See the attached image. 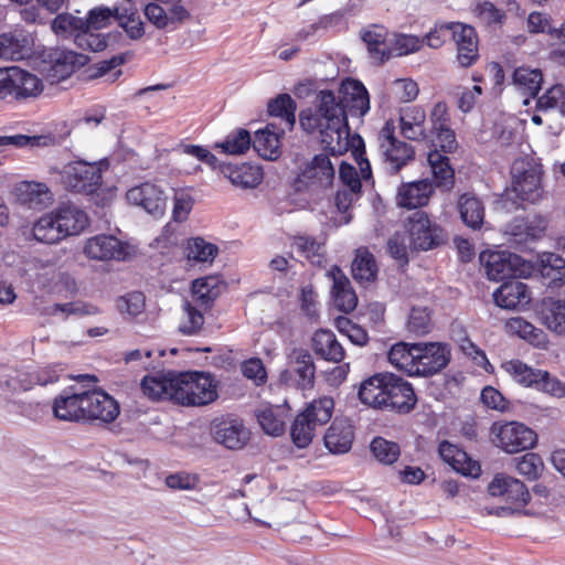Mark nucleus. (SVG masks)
Wrapping results in <instances>:
<instances>
[{
    "mask_svg": "<svg viewBox=\"0 0 565 565\" xmlns=\"http://www.w3.org/2000/svg\"><path fill=\"white\" fill-rule=\"evenodd\" d=\"M414 348H417V343L398 342L392 345L387 354L390 363L409 376H416V352Z\"/></svg>",
    "mask_w": 565,
    "mask_h": 565,
    "instance_id": "09e8293b",
    "label": "nucleus"
},
{
    "mask_svg": "<svg viewBox=\"0 0 565 565\" xmlns=\"http://www.w3.org/2000/svg\"><path fill=\"white\" fill-rule=\"evenodd\" d=\"M438 452L444 462L449 465L457 472L469 476L479 477L481 473V466L477 460H473L469 455L457 445L443 440L438 446Z\"/></svg>",
    "mask_w": 565,
    "mask_h": 565,
    "instance_id": "412c9836",
    "label": "nucleus"
},
{
    "mask_svg": "<svg viewBox=\"0 0 565 565\" xmlns=\"http://www.w3.org/2000/svg\"><path fill=\"white\" fill-rule=\"evenodd\" d=\"M23 40L12 33L0 34V58L18 61L23 57Z\"/></svg>",
    "mask_w": 565,
    "mask_h": 565,
    "instance_id": "338daca9",
    "label": "nucleus"
},
{
    "mask_svg": "<svg viewBox=\"0 0 565 565\" xmlns=\"http://www.w3.org/2000/svg\"><path fill=\"white\" fill-rule=\"evenodd\" d=\"M217 169L233 185L241 189H255L264 179L262 167L249 162L241 164L220 163Z\"/></svg>",
    "mask_w": 565,
    "mask_h": 565,
    "instance_id": "5701e85b",
    "label": "nucleus"
},
{
    "mask_svg": "<svg viewBox=\"0 0 565 565\" xmlns=\"http://www.w3.org/2000/svg\"><path fill=\"white\" fill-rule=\"evenodd\" d=\"M452 41L456 45V61L461 67H470L479 60V38L472 25L457 22L452 25Z\"/></svg>",
    "mask_w": 565,
    "mask_h": 565,
    "instance_id": "a211bd4d",
    "label": "nucleus"
},
{
    "mask_svg": "<svg viewBox=\"0 0 565 565\" xmlns=\"http://www.w3.org/2000/svg\"><path fill=\"white\" fill-rule=\"evenodd\" d=\"M424 39L412 34H395L391 41L392 56H403L415 53L422 49Z\"/></svg>",
    "mask_w": 565,
    "mask_h": 565,
    "instance_id": "0e129e2a",
    "label": "nucleus"
},
{
    "mask_svg": "<svg viewBox=\"0 0 565 565\" xmlns=\"http://www.w3.org/2000/svg\"><path fill=\"white\" fill-rule=\"evenodd\" d=\"M539 271L548 279V286L559 287L565 284V259L555 253L545 252L539 255Z\"/></svg>",
    "mask_w": 565,
    "mask_h": 565,
    "instance_id": "a18cd8bd",
    "label": "nucleus"
},
{
    "mask_svg": "<svg viewBox=\"0 0 565 565\" xmlns=\"http://www.w3.org/2000/svg\"><path fill=\"white\" fill-rule=\"evenodd\" d=\"M77 55L72 51H61L52 61L47 71L51 83H58L68 78L76 68Z\"/></svg>",
    "mask_w": 565,
    "mask_h": 565,
    "instance_id": "603ef678",
    "label": "nucleus"
},
{
    "mask_svg": "<svg viewBox=\"0 0 565 565\" xmlns=\"http://www.w3.org/2000/svg\"><path fill=\"white\" fill-rule=\"evenodd\" d=\"M493 299L501 308L516 309L531 301V291L526 284L520 280H509L493 292Z\"/></svg>",
    "mask_w": 565,
    "mask_h": 565,
    "instance_id": "7c9ffc66",
    "label": "nucleus"
},
{
    "mask_svg": "<svg viewBox=\"0 0 565 565\" xmlns=\"http://www.w3.org/2000/svg\"><path fill=\"white\" fill-rule=\"evenodd\" d=\"M172 401L183 406H204L217 398L213 377L204 372H184L174 375Z\"/></svg>",
    "mask_w": 565,
    "mask_h": 565,
    "instance_id": "39448f33",
    "label": "nucleus"
},
{
    "mask_svg": "<svg viewBox=\"0 0 565 565\" xmlns=\"http://www.w3.org/2000/svg\"><path fill=\"white\" fill-rule=\"evenodd\" d=\"M406 232L409 247L416 252L435 249L445 245L448 239L445 228L424 211H416L408 216Z\"/></svg>",
    "mask_w": 565,
    "mask_h": 565,
    "instance_id": "1a4fd4ad",
    "label": "nucleus"
},
{
    "mask_svg": "<svg viewBox=\"0 0 565 565\" xmlns=\"http://www.w3.org/2000/svg\"><path fill=\"white\" fill-rule=\"evenodd\" d=\"M479 262L487 277L495 281L509 278H527L535 271L533 263L509 250H483L479 255Z\"/></svg>",
    "mask_w": 565,
    "mask_h": 565,
    "instance_id": "423d86ee",
    "label": "nucleus"
},
{
    "mask_svg": "<svg viewBox=\"0 0 565 565\" xmlns=\"http://www.w3.org/2000/svg\"><path fill=\"white\" fill-rule=\"evenodd\" d=\"M331 154L319 153L306 162L294 179L292 186L297 192H308L329 188L334 179V168L329 158Z\"/></svg>",
    "mask_w": 565,
    "mask_h": 565,
    "instance_id": "f8f14e48",
    "label": "nucleus"
},
{
    "mask_svg": "<svg viewBox=\"0 0 565 565\" xmlns=\"http://www.w3.org/2000/svg\"><path fill=\"white\" fill-rule=\"evenodd\" d=\"M427 160L435 185L446 191L451 190L455 185V169L446 153L438 149L430 150Z\"/></svg>",
    "mask_w": 565,
    "mask_h": 565,
    "instance_id": "ea45409f",
    "label": "nucleus"
},
{
    "mask_svg": "<svg viewBox=\"0 0 565 565\" xmlns=\"http://www.w3.org/2000/svg\"><path fill=\"white\" fill-rule=\"evenodd\" d=\"M377 145L383 163L391 174L398 173L415 159L414 147L397 138L393 119L386 120L377 132Z\"/></svg>",
    "mask_w": 565,
    "mask_h": 565,
    "instance_id": "0eeeda50",
    "label": "nucleus"
},
{
    "mask_svg": "<svg viewBox=\"0 0 565 565\" xmlns=\"http://www.w3.org/2000/svg\"><path fill=\"white\" fill-rule=\"evenodd\" d=\"M217 253V246L206 242L202 237H193L186 242L185 254L189 260L195 263H211Z\"/></svg>",
    "mask_w": 565,
    "mask_h": 565,
    "instance_id": "4d7b16f0",
    "label": "nucleus"
},
{
    "mask_svg": "<svg viewBox=\"0 0 565 565\" xmlns=\"http://www.w3.org/2000/svg\"><path fill=\"white\" fill-rule=\"evenodd\" d=\"M434 186L428 180L403 183L398 188L396 203L398 206L413 210L428 204Z\"/></svg>",
    "mask_w": 565,
    "mask_h": 565,
    "instance_id": "bb28decb",
    "label": "nucleus"
},
{
    "mask_svg": "<svg viewBox=\"0 0 565 565\" xmlns=\"http://www.w3.org/2000/svg\"><path fill=\"white\" fill-rule=\"evenodd\" d=\"M297 103L287 93L277 95L267 104V111L270 117L279 119L281 129L291 131L296 124Z\"/></svg>",
    "mask_w": 565,
    "mask_h": 565,
    "instance_id": "a19ab883",
    "label": "nucleus"
},
{
    "mask_svg": "<svg viewBox=\"0 0 565 565\" xmlns=\"http://www.w3.org/2000/svg\"><path fill=\"white\" fill-rule=\"evenodd\" d=\"M511 189L523 202L536 203L543 198L542 166L530 158H518L511 167Z\"/></svg>",
    "mask_w": 565,
    "mask_h": 565,
    "instance_id": "6e6552de",
    "label": "nucleus"
},
{
    "mask_svg": "<svg viewBox=\"0 0 565 565\" xmlns=\"http://www.w3.org/2000/svg\"><path fill=\"white\" fill-rule=\"evenodd\" d=\"M252 142L249 131L238 128L230 132L222 142H217L215 148L221 149L226 154H243L253 146Z\"/></svg>",
    "mask_w": 565,
    "mask_h": 565,
    "instance_id": "6e6d98bb",
    "label": "nucleus"
},
{
    "mask_svg": "<svg viewBox=\"0 0 565 565\" xmlns=\"http://www.w3.org/2000/svg\"><path fill=\"white\" fill-rule=\"evenodd\" d=\"M84 254L96 260H126L129 256V244L110 234H98L89 237L84 245Z\"/></svg>",
    "mask_w": 565,
    "mask_h": 565,
    "instance_id": "2eb2a0df",
    "label": "nucleus"
},
{
    "mask_svg": "<svg viewBox=\"0 0 565 565\" xmlns=\"http://www.w3.org/2000/svg\"><path fill=\"white\" fill-rule=\"evenodd\" d=\"M507 326L511 332L535 347H541L546 343L545 332L521 317L511 318Z\"/></svg>",
    "mask_w": 565,
    "mask_h": 565,
    "instance_id": "864d4df0",
    "label": "nucleus"
},
{
    "mask_svg": "<svg viewBox=\"0 0 565 565\" xmlns=\"http://www.w3.org/2000/svg\"><path fill=\"white\" fill-rule=\"evenodd\" d=\"M527 29L531 33L547 32L557 39L556 46L552 50V56L565 64V23L559 29L552 28L550 19L541 12H532L527 18Z\"/></svg>",
    "mask_w": 565,
    "mask_h": 565,
    "instance_id": "c9c22d12",
    "label": "nucleus"
},
{
    "mask_svg": "<svg viewBox=\"0 0 565 565\" xmlns=\"http://www.w3.org/2000/svg\"><path fill=\"white\" fill-rule=\"evenodd\" d=\"M311 349L319 359L331 363H342L347 356L334 332L328 329H319L313 333Z\"/></svg>",
    "mask_w": 565,
    "mask_h": 565,
    "instance_id": "a878e982",
    "label": "nucleus"
},
{
    "mask_svg": "<svg viewBox=\"0 0 565 565\" xmlns=\"http://www.w3.org/2000/svg\"><path fill=\"white\" fill-rule=\"evenodd\" d=\"M537 384H535V391L542 392L555 398L565 397V383L562 382L556 376L551 375L550 372L545 370H541V374L537 379Z\"/></svg>",
    "mask_w": 565,
    "mask_h": 565,
    "instance_id": "69168bd1",
    "label": "nucleus"
},
{
    "mask_svg": "<svg viewBox=\"0 0 565 565\" xmlns=\"http://www.w3.org/2000/svg\"><path fill=\"white\" fill-rule=\"evenodd\" d=\"M226 288L227 284L222 276L210 275L194 279L191 289L196 305L210 310Z\"/></svg>",
    "mask_w": 565,
    "mask_h": 565,
    "instance_id": "cd10ccee",
    "label": "nucleus"
},
{
    "mask_svg": "<svg viewBox=\"0 0 565 565\" xmlns=\"http://www.w3.org/2000/svg\"><path fill=\"white\" fill-rule=\"evenodd\" d=\"M126 196L131 204L141 206L152 215H161L164 212L166 199L163 192L150 182L131 188Z\"/></svg>",
    "mask_w": 565,
    "mask_h": 565,
    "instance_id": "4be33fe9",
    "label": "nucleus"
},
{
    "mask_svg": "<svg viewBox=\"0 0 565 565\" xmlns=\"http://www.w3.org/2000/svg\"><path fill=\"white\" fill-rule=\"evenodd\" d=\"M377 264L367 248H359L352 263V276L360 285L373 282L377 277Z\"/></svg>",
    "mask_w": 565,
    "mask_h": 565,
    "instance_id": "de8ad7c7",
    "label": "nucleus"
},
{
    "mask_svg": "<svg viewBox=\"0 0 565 565\" xmlns=\"http://www.w3.org/2000/svg\"><path fill=\"white\" fill-rule=\"evenodd\" d=\"M362 40L366 44L370 58L377 65L384 64L392 56L391 42H387V31L384 26L373 25L365 30Z\"/></svg>",
    "mask_w": 565,
    "mask_h": 565,
    "instance_id": "f704fd0d",
    "label": "nucleus"
},
{
    "mask_svg": "<svg viewBox=\"0 0 565 565\" xmlns=\"http://www.w3.org/2000/svg\"><path fill=\"white\" fill-rule=\"evenodd\" d=\"M291 245L311 264L320 265L322 263V245L316 237L306 234H297L291 236Z\"/></svg>",
    "mask_w": 565,
    "mask_h": 565,
    "instance_id": "5fc2aeb1",
    "label": "nucleus"
},
{
    "mask_svg": "<svg viewBox=\"0 0 565 565\" xmlns=\"http://www.w3.org/2000/svg\"><path fill=\"white\" fill-rule=\"evenodd\" d=\"M536 312L541 323L550 331L565 335V299L543 298Z\"/></svg>",
    "mask_w": 565,
    "mask_h": 565,
    "instance_id": "2f4dec72",
    "label": "nucleus"
},
{
    "mask_svg": "<svg viewBox=\"0 0 565 565\" xmlns=\"http://www.w3.org/2000/svg\"><path fill=\"white\" fill-rule=\"evenodd\" d=\"M328 275L332 279V299L334 307L344 313L352 312L358 306V296L349 278L339 266H332Z\"/></svg>",
    "mask_w": 565,
    "mask_h": 565,
    "instance_id": "b1692460",
    "label": "nucleus"
},
{
    "mask_svg": "<svg viewBox=\"0 0 565 565\" xmlns=\"http://www.w3.org/2000/svg\"><path fill=\"white\" fill-rule=\"evenodd\" d=\"M287 130L268 124L264 129L255 132L253 148L264 159L275 160L280 156V140Z\"/></svg>",
    "mask_w": 565,
    "mask_h": 565,
    "instance_id": "473e14b6",
    "label": "nucleus"
},
{
    "mask_svg": "<svg viewBox=\"0 0 565 565\" xmlns=\"http://www.w3.org/2000/svg\"><path fill=\"white\" fill-rule=\"evenodd\" d=\"M370 450L379 462L387 466L396 462L401 456V447L397 443L380 436L373 438Z\"/></svg>",
    "mask_w": 565,
    "mask_h": 565,
    "instance_id": "13d9d810",
    "label": "nucleus"
},
{
    "mask_svg": "<svg viewBox=\"0 0 565 565\" xmlns=\"http://www.w3.org/2000/svg\"><path fill=\"white\" fill-rule=\"evenodd\" d=\"M431 315L427 307H413L406 323L407 331L415 335H425L431 329Z\"/></svg>",
    "mask_w": 565,
    "mask_h": 565,
    "instance_id": "e2e57ef3",
    "label": "nucleus"
},
{
    "mask_svg": "<svg viewBox=\"0 0 565 565\" xmlns=\"http://www.w3.org/2000/svg\"><path fill=\"white\" fill-rule=\"evenodd\" d=\"M17 198L29 209L42 210L52 202L53 194L45 183L26 181L18 185Z\"/></svg>",
    "mask_w": 565,
    "mask_h": 565,
    "instance_id": "4c0bfd02",
    "label": "nucleus"
},
{
    "mask_svg": "<svg viewBox=\"0 0 565 565\" xmlns=\"http://www.w3.org/2000/svg\"><path fill=\"white\" fill-rule=\"evenodd\" d=\"M119 12L118 7L108 8L105 6H99L88 11L86 19H84L86 36L88 39L87 50L98 52L106 47L105 39L94 34L93 31L109 26L113 21L118 20Z\"/></svg>",
    "mask_w": 565,
    "mask_h": 565,
    "instance_id": "6ab92c4d",
    "label": "nucleus"
},
{
    "mask_svg": "<svg viewBox=\"0 0 565 565\" xmlns=\"http://www.w3.org/2000/svg\"><path fill=\"white\" fill-rule=\"evenodd\" d=\"M488 492L492 497H500L511 509L525 507L530 501V492L526 486L511 476L499 473L488 486Z\"/></svg>",
    "mask_w": 565,
    "mask_h": 565,
    "instance_id": "f3484780",
    "label": "nucleus"
},
{
    "mask_svg": "<svg viewBox=\"0 0 565 565\" xmlns=\"http://www.w3.org/2000/svg\"><path fill=\"white\" fill-rule=\"evenodd\" d=\"M358 395L364 405L402 415L411 413L417 404L413 385L391 372L375 373L363 380Z\"/></svg>",
    "mask_w": 565,
    "mask_h": 565,
    "instance_id": "f03ea898",
    "label": "nucleus"
},
{
    "mask_svg": "<svg viewBox=\"0 0 565 565\" xmlns=\"http://www.w3.org/2000/svg\"><path fill=\"white\" fill-rule=\"evenodd\" d=\"M547 228V220L542 215L516 220L511 228L514 242L522 243L536 241L544 236Z\"/></svg>",
    "mask_w": 565,
    "mask_h": 565,
    "instance_id": "c03bdc74",
    "label": "nucleus"
},
{
    "mask_svg": "<svg viewBox=\"0 0 565 565\" xmlns=\"http://www.w3.org/2000/svg\"><path fill=\"white\" fill-rule=\"evenodd\" d=\"M333 411L334 401L329 396H322L308 403L291 424L290 436L292 443L298 448L309 446L317 428L329 423Z\"/></svg>",
    "mask_w": 565,
    "mask_h": 565,
    "instance_id": "20e7f679",
    "label": "nucleus"
},
{
    "mask_svg": "<svg viewBox=\"0 0 565 565\" xmlns=\"http://www.w3.org/2000/svg\"><path fill=\"white\" fill-rule=\"evenodd\" d=\"M214 439L228 449H241L249 440L250 433L241 419H222L213 425Z\"/></svg>",
    "mask_w": 565,
    "mask_h": 565,
    "instance_id": "393cba45",
    "label": "nucleus"
},
{
    "mask_svg": "<svg viewBox=\"0 0 565 565\" xmlns=\"http://www.w3.org/2000/svg\"><path fill=\"white\" fill-rule=\"evenodd\" d=\"M426 111L417 105L407 106L399 111L401 134L408 140L422 141L427 138Z\"/></svg>",
    "mask_w": 565,
    "mask_h": 565,
    "instance_id": "c85d7f7f",
    "label": "nucleus"
},
{
    "mask_svg": "<svg viewBox=\"0 0 565 565\" xmlns=\"http://www.w3.org/2000/svg\"><path fill=\"white\" fill-rule=\"evenodd\" d=\"M516 471L524 476L527 480L533 481L539 479L544 470V462L540 455L535 452H526L525 455L515 458Z\"/></svg>",
    "mask_w": 565,
    "mask_h": 565,
    "instance_id": "680f3d73",
    "label": "nucleus"
},
{
    "mask_svg": "<svg viewBox=\"0 0 565 565\" xmlns=\"http://www.w3.org/2000/svg\"><path fill=\"white\" fill-rule=\"evenodd\" d=\"M416 376H431L444 370L450 362L451 353L447 344L440 342L417 343Z\"/></svg>",
    "mask_w": 565,
    "mask_h": 565,
    "instance_id": "4468645a",
    "label": "nucleus"
},
{
    "mask_svg": "<svg viewBox=\"0 0 565 565\" xmlns=\"http://www.w3.org/2000/svg\"><path fill=\"white\" fill-rule=\"evenodd\" d=\"M51 28L58 36L75 38L78 46L87 50L86 45L88 39L86 36L84 19L74 17L70 13H60L53 19Z\"/></svg>",
    "mask_w": 565,
    "mask_h": 565,
    "instance_id": "58836bf2",
    "label": "nucleus"
},
{
    "mask_svg": "<svg viewBox=\"0 0 565 565\" xmlns=\"http://www.w3.org/2000/svg\"><path fill=\"white\" fill-rule=\"evenodd\" d=\"M52 411L58 420L86 423L84 391L74 393L63 391L53 399Z\"/></svg>",
    "mask_w": 565,
    "mask_h": 565,
    "instance_id": "aec40b11",
    "label": "nucleus"
},
{
    "mask_svg": "<svg viewBox=\"0 0 565 565\" xmlns=\"http://www.w3.org/2000/svg\"><path fill=\"white\" fill-rule=\"evenodd\" d=\"M54 212L42 215L32 227L33 237L44 244H57L66 238Z\"/></svg>",
    "mask_w": 565,
    "mask_h": 565,
    "instance_id": "49530a36",
    "label": "nucleus"
},
{
    "mask_svg": "<svg viewBox=\"0 0 565 565\" xmlns=\"http://www.w3.org/2000/svg\"><path fill=\"white\" fill-rule=\"evenodd\" d=\"M291 367L281 372V380L291 382L301 390L312 388L316 379V365L310 352L306 349H294L291 352Z\"/></svg>",
    "mask_w": 565,
    "mask_h": 565,
    "instance_id": "dca6fc26",
    "label": "nucleus"
},
{
    "mask_svg": "<svg viewBox=\"0 0 565 565\" xmlns=\"http://www.w3.org/2000/svg\"><path fill=\"white\" fill-rule=\"evenodd\" d=\"M53 212L66 237L81 234L89 225L86 212L74 204H61Z\"/></svg>",
    "mask_w": 565,
    "mask_h": 565,
    "instance_id": "72a5a7b5",
    "label": "nucleus"
},
{
    "mask_svg": "<svg viewBox=\"0 0 565 565\" xmlns=\"http://www.w3.org/2000/svg\"><path fill=\"white\" fill-rule=\"evenodd\" d=\"M501 367L520 385L534 388L541 369H534L521 360L514 359L502 363Z\"/></svg>",
    "mask_w": 565,
    "mask_h": 565,
    "instance_id": "8fccbe9b",
    "label": "nucleus"
},
{
    "mask_svg": "<svg viewBox=\"0 0 565 565\" xmlns=\"http://www.w3.org/2000/svg\"><path fill=\"white\" fill-rule=\"evenodd\" d=\"M108 168L106 161L87 162L75 160L66 163L60 171V181L65 190L89 196H96L97 205L105 206L108 200L99 199L103 186V172Z\"/></svg>",
    "mask_w": 565,
    "mask_h": 565,
    "instance_id": "7ed1b4c3",
    "label": "nucleus"
},
{
    "mask_svg": "<svg viewBox=\"0 0 565 565\" xmlns=\"http://www.w3.org/2000/svg\"><path fill=\"white\" fill-rule=\"evenodd\" d=\"M117 22L132 40H138L145 34L143 23L137 11H120Z\"/></svg>",
    "mask_w": 565,
    "mask_h": 565,
    "instance_id": "774afa93",
    "label": "nucleus"
},
{
    "mask_svg": "<svg viewBox=\"0 0 565 565\" xmlns=\"http://www.w3.org/2000/svg\"><path fill=\"white\" fill-rule=\"evenodd\" d=\"M353 439V426L348 419L342 418H335L323 437L324 446L334 455L348 452L352 447Z\"/></svg>",
    "mask_w": 565,
    "mask_h": 565,
    "instance_id": "c756f323",
    "label": "nucleus"
},
{
    "mask_svg": "<svg viewBox=\"0 0 565 565\" xmlns=\"http://www.w3.org/2000/svg\"><path fill=\"white\" fill-rule=\"evenodd\" d=\"M513 82L524 94L534 98L541 89L543 74L539 68L520 66L513 73Z\"/></svg>",
    "mask_w": 565,
    "mask_h": 565,
    "instance_id": "3c124183",
    "label": "nucleus"
},
{
    "mask_svg": "<svg viewBox=\"0 0 565 565\" xmlns=\"http://www.w3.org/2000/svg\"><path fill=\"white\" fill-rule=\"evenodd\" d=\"M256 418L264 433L270 436H281L286 430L288 409L281 405L264 404L256 409Z\"/></svg>",
    "mask_w": 565,
    "mask_h": 565,
    "instance_id": "e433bc0d",
    "label": "nucleus"
},
{
    "mask_svg": "<svg viewBox=\"0 0 565 565\" xmlns=\"http://www.w3.org/2000/svg\"><path fill=\"white\" fill-rule=\"evenodd\" d=\"M315 108L300 111L299 122L308 134L318 132L323 150L342 156L349 150L350 127L348 116L363 117L370 110V95L362 82L342 81L338 95L326 89L317 95Z\"/></svg>",
    "mask_w": 565,
    "mask_h": 565,
    "instance_id": "f257e3e1",
    "label": "nucleus"
},
{
    "mask_svg": "<svg viewBox=\"0 0 565 565\" xmlns=\"http://www.w3.org/2000/svg\"><path fill=\"white\" fill-rule=\"evenodd\" d=\"M86 423L107 425L114 423L119 414V403L100 388L85 390Z\"/></svg>",
    "mask_w": 565,
    "mask_h": 565,
    "instance_id": "ddd939ff",
    "label": "nucleus"
},
{
    "mask_svg": "<svg viewBox=\"0 0 565 565\" xmlns=\"http://www.w3.org/2000/svg\"><path fill=\"white\" fill-rule=\"evenodd\" d=\"M174 375L172 373L146 375L141 381L142 393L152 401L169 399L172 401L174 385Z\"/></svg>",
    "mask_w": 565,
    "mask_h": 565,
    "instance_id": "79ce46f5",
    "label": "nucleus"
},
{
    "mask_svg": "<svg viewBox=\"0 0 565 565\" xmlns=\"http://www.w3.org/2000/svg\"><path fill=\"white\" fill-rule=\"evenodd\" d=\"M182 309L183 318L179 326V331L184 335L199 333L205 322L203 312L189 301L183 303Z\"/></svg>",
    "mask_w": 565,
    "mask_h": 565,
    "instance_id": "052dcab7",
    "label": "nucleus"
},
{
    "mask_svg": "<svg viewBox=\"0 0 565 565\" xmlns=\"http://www.w3.org/2000/svg\"><path fill=\"white\" fill-rule=\"evenodd\" d=\"M43 90L42 81L19 66L0 67V99L23 102L38 97Z\"/></svg>",
    "mask_w": 565,
    "mask_h": 565,
    "instance_id": "9d476101",
    "label": "nucleus"
},
{
    "mask_svg": "<svg viewBox=\"0 0 565 565\" xmlns=\"http://www.w3.org/2000/svg\"><path fill=\"white\" fill-rule=\"evenodd\" d=\"M536 109L540 111L557 110L565 115V87L555 84L537 98Z\"/></svg>",
    "mask_w": 565,
    "mask_h": 565,
    "instance_id": "bf43d9fd",
    "label": "nucleus"
},
{
    "mask_svg": "<svg viewBox=\"0 0 565 565\" xmlns=\"http://www.w3.org/2000/svg\"><path fill=\"white\" fill-rule=\"evenodd\" d=\"M490 436L493 445L508 454L531 449L537 443V434L515 420L494 422L490 427Z\"/></svg>",
    "mask_w": 565,
    "mask_h": 565,
    "instance_id": "9b49d317",
    "label": "nucleus"
},
{
    "mask_svg": "<svg viewBox=\"0 0 565 565\" xmlns=\"http://www.w3.org/2000/svg\"><path fill=\"white\" fill-rule=\"evenodd\" d=\"M458 212L460 218L469 228L477 231L480 230L484 223V205L480 199L470 194L463 193L458 200Z\"/></svg>",
    "mask_w": 565,
    "mask_h": 565,
    "instance_id": "37998d69",
    "label": "nucleus"
}]
</instances>
